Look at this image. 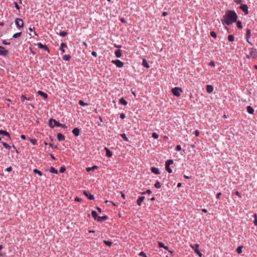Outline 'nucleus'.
<instances>
[{"label": "nucleus", "instance_id": "obj_1", "mask_svg": "<svg viewBox=\"0 0 257 257\" xmlns=\"http://www.w3.org/2000/svg\"><path fill=\"white\" fill-rule=\"evenodd\" d=\"M237 16L236 13L232 10H227L223 16L222 23L226 25H230L236 21Z\"/></svg>", "mask_w": 257, "mask_h": 257}, {"label": "nucleus", "instance_id": "obj_2", "mask_svg": "<svg viewBox=\"0 0 257 257\" xmlns=\"http://www.w3.org/2000/svg\"><path fill=\"white\" fill-rule=\"evenodd\" d=\"M181 92H182V89L179 87H175L172 89L173 94L177 97L180 96Z\"/></svg>", "mask_w": 257, "mask_h": 257}, {"label": "nucleus", "instance_id": "obj_3", "mask_svg": "<svg viewBox=\"0 0 257 257\" xmlns=\"http://www.w3.org/2000/svg\"><path fill=\"white\" fill-rule=\"evenodd\" d=\"M15 22L18 28H22L24 27V22L22 19L20 18H16Z\"/></svg>", "mask_w": 257, "mask_h": 257}, {"label": "nucleus", "instance_id": "obj_4", "mask_svg": "<svg viewBox=\"0 0 257 257\" xmlns=\"http://www.w3.org/2000/svg\"><path fill=\"white\" fill-rule=\"evenodd\" d=\"M257 56V50L256 49L252 48L249 52V54L247 55V58H249L250 57L255 58Z\"/></svg>", "mask_w": 257, "mask_h": 257}, {"label": "nucleus", "instance_id": "obj_5", "mask_svg": "<svg viewBox=\"0 0 257 257\" xmlns=\"http://www.w3.org/2000/svg\"><path fill=\"white\" fill-rule=\"evenodd\" d=\"M113 63H114L117 67L121 68L123 66L124 63L120 60L118 59H116L115 60H113L112 61Z\"/></svg>", "mask_w": 257, "mask_h": 257}, {"label": "nucleus", "instance_id": "obj_6", "mask_svg": "<svg viewBox=\"0 0 257 257\" xmlns=\"http://www.w3.org/2000/svg\"><path fill=\"white\" fill-rule=\"evenodd\" d=\"M191 247H192V248L194 249V250L195 252V253H197L199 256L201 257L202 255V254L198 249L199 244H195L194 246H193L192 245H191Z\"/></svg>", "mask_w": 257, "mask_h": 257}, {"label": "nucleus", "instance_id": "obj_7", "mask_svg": "<svg viewBox=\"0 0 257 257\" xmlns=\"http://www.w3.org/2000/svg\"><path fill=\"white\" fill-rule=\"evenodd\" d=\"M239 9L245 13V15L248 14V7L246 4H242L240 7Z\"/></svg>", "mask_w": 257, "mask_h": 257}, {"label": "nucleus", "instance_id": "obj_8", "mask_svg": "<svg viewBox=\"0 0 257 257\" xmlns=\"http://www.w3.org/2000/svg\"><path fill=\"white\" fill-rule=\"evenodd\" d=\"M83 194L88 198V199L92 200L94 199L93 195L91 194L88 191L85 190L83 191Z\"/></svg>", "mask_w": 257, "mask_h": 257}, {"label": "nucleus", "instance_id": "obj_9", "mask_svg": "<svg viewBox=\"0 0 257 257\" xmlns=\"http://www.w3.org/2000/svg\"><path fill=\"white\" fill-rule=\"evenodd\" d=\"M38 47L40 49H43L45 50L48 51L49 52V49L48 47L46 45H43L41 43H38L37 44Z\"/></svg>", "mask_w": 257, "mask_h": 257}, {"label": "nucleus", "instance_id": "obj_10", "mask_svg": "<svg viewBox=\"0 0 257 257\" xmlns=\"http://www.w3.org/2000/svg\"><path fill=\"white\" fill-rule=\"evenodd\" d=\"M9 53V51L8 50L5 49L4 47V49H0V55L4 57H6Z\"/></svg>", "mask_w": 257, "mask_h": 257}, {"label": "nucleus", "instance_id": "obj_11", "mask_svg": "<svg viewBox=\"0 0 257 257\" xmlns=\"http://www.w3.org/2000/svg\"><path fill=\"white\" fill-rule=\"evenodd\" d=\"M0 135L8 137L10 139H11V136L9 133L5 130H0Z\"/></svg>", "mask_w": 257, "mask_h": 257}, {"label": "nucleus", "instance_id": "obj_12", "mask_svg": "<svg viewBox=\"0 0 257 257\" xmlns=\"http://www.w3.org/2000/svg\"><path fill=\"white\" fill-rule=\"evenodd\" d=\"M37 93L45 99H47L48 98V94L41 90H39L37 92Z\"/></svg>", "mask_w": 257, "mask_h": 257}, {"label": "nucleus", "instance_id": "obj_13", "mask_svg": "<svg viewBox=\"0 0 257 257\" xmlns=\"http://www.w3.org/2000/svg\"><path fill=\"white\" fill-rule=\"evenodd\" d=\"M57 138L59 141H63L65 140V136L61 133H58L57 135Z\"/></svg>", "mask_w": 257, "mask_h": 257}, {"label": "nucleus", "instance_id": "obj_14", "mask_svg": "<svg viewBox=\"0 0 257 257\" xmlns=\"http://www.w3.org/2000/svg\"><path fill=\"white\" fill-rule=\"evenodd\" d=\"M72 133L73 134V135L75 136H76V137L78 136L79 135V134H80V129L78 128V127L74 128L72 130Z\"/></svg>", "mask_w": 257, "mask_h": 257}, {"label": "nucleus", "instance_id": "obj_15", "mask_svg": "<svg viewBox=\"0 0 257 257\" xmlns=\"http://www.w3.org/2000/svg\"><path fill=\"white\" fill-rule=\"evenodd\" d=\"M107 218H108V217L106 215H104L102 216H98L97 218V221L98 222H102L103 221L106 220Z\"/></svg>", "mask_w": 257, "mask_h": 257}, {"label": "nucleus", "instance_id": "obj_16", "mask_svg": "<svg viewBox=\"0 0 257 257\" xmlns=\"http://www.w3.org/2000/svg\"><path fill=\"white\" fill-rule=\"evenodd\" d=\"M151 172L156 175L160 174V171L157 168L152 167L151 169Z\"/></svg>", "mask_w": 257, "mask_h": 257}, {"label": "nucleus", "instance_id": "obj_17", "mask_svg": "<svg viewBox=\"0 0 257 257\" xmlns=\"http://www.w3.org/2000/svg\"><path fill=\"white\" fill-rule=\"evenodd\" d=\"M105 150H106V156L110 158L112 156V153L111 151H110L107 148L105 147Z\"/></svg>", "mask_w": 257, "mask_h": 257}, {"label": "nucleus", "instance_id": "obj_18", "mask_svg": "<svg viewBox=\"0 0 257 257\" xmlns=\"http://www.w3.org/2000/svg\"><path fill=\"white\" fill-rule=\"evenodd\" d=\"M159 247L164 248L165 249L169 250V247L167 246H165L162 242H158Z\"/></svg>", "mask_w": 257, "mask_h": 257}, {"label": "nucleus", "instance_id": "obj_19", "mask_svg": "<svg viewBox=\"0 0 257 257\" xmlns=\"http://www.w3.org/2000/svg\"><path fill=\"white\" fill-rule=\"evenodd\" d=\"M65 47H67L66 44L64 43H62L60 45V50L61 51L62 53H64L65 52V51L64 49V48H65Z\"/></svg>", "mask_w": 257, "mask_h": 257}, {"label": "nucleus", "instance_id": "obj_20", "mask_svg": "<svg viewBox=\"0 0 257 257\" xmlns=\"http://www.w3.org/2000/svg\"><path fill=\"white\" fill-rule=\"evenodd\" d=\"M145 196H141L137 200V204L138 205L141 206L142 202L144 200Z\"/></svg>", "mask_w": 257, "mask_h": 257}, {"label": "nucleus", "instance_id": "obj_21", "mask_svg": "<svg viewBox=\"0 0 257 257\" xmlns=\"http://www.w3.org/2000/svg\"><path fill=\"white\" fill-rule=\"evenodd\" d=\"M51 121H53L54 127L55 126H57V127H60L61 126V123L60 122H59V121H57V120H56L55 119L51 118Z\"/></svg>", "mask_w": 257, "mask_h": 257}, {"label": "nucleus", "instance_id": "obj_22", "mask_svg": "<svg viewBox=\"0 0 257 257\" xmlns=\"http://www.w3.org/2000/svg\"><path fill=\"white\" fill-rule=\"evenodd\" d=\"M142 65L145 68H149L150 67L148 61L145 59L143 60Z\"/></svg>", "mask_w": 257, "mask_h": 257}, {"label": "nucleus", "instance_id": "obj_23", "mask_svg": "<svg viewBox=\"0 0 257 257\" xmlns=\"http://www.w3.org/2000/svg\"><path fill=\"white\" fill-rule=\"evenodd\" d=\"M246 39H247V41L249 43V39L250 38V36H251V30L250 29H247L246 30Z\"/></svg>", "mask_w": 257, "mask_h": 257}, {"label": "nucleus", "instance_id": "obj_24", "mask_svg": "<svg viewBox=\"0 0 257 257\" xmlns=\"http://www.w3.org/2000/svg\"><path fill=\"white\" fill-rule=\"evenodd\" d=\"M97 168H98V167L97 166L94 165V166H93L91 167H88V168H86V171L87 172L93 171H94L95 169H96Z\"/></svg>", "mask_w": 257, "mask_h": 257}, {"label": "nucleus", "instance_id": "obj_25", "mask_svg": "<svg viewBox=\"0 0 257 257\" xmlns=\"http://www.w3.org/2000/svg\"><path fill=\"white\" fill-rule=\"evenodd\" d=\"M114 54L117 58H120L121 56V51L120 50H116Z\"/></svg>", "mask_w": 257, "mask_h": 257}, {"label": "nucleus", "instance_id": "obj_26", "mask_svg": "<svg viewBox=\"0 0 257 257\" xmlns=\"http://www.w3.org/2000/svg\"><path fill=\"white\" fill-rule=\"evenodd\" d=\"M247 111L251 114H252L254 112V109L250 106H247Z\"/></svg>", "mask_w": 257, "mask_h": 257}, {"label": "nucleus", "instance_id": "obj_27", "mask_svg": "<svg viewBox=\"0 0 257 257\" xmlns=\"http://www.w3.org/2000/svg\"><path fill=\"white\" fill-rule=\"evenodd\" d=\"M119 103L123 105H126L127 102L123 98H121L119 100Z\"/></svg>", "mask_w": 257, "mask_h": 257}, {"label": "nucleus", "instance_id": "obj_28", "mask_svg": "<svg viewBox=\"0 0 257 257\" xmlns=\"http://www.w3.org/2000/svg\"><path fill=\"white\" fill-rule=\"evenodd\" d=\"M91 215L92 216V217H93V218L95 219V220H97V218L98 217V214H97V213L96 212V211L95 210H92L91 211Z\"/></svg>", "mask_w": 257, "mask_h": 257}, {"label": "nucleus", "instance_id": "obj_29", "mask_svg": "<svg viewBox=\"0 0 257 257\" xmlns=\"http://www.w3.org/2000/svg\"><path fill=\"white\" fill-rule=\"evenodd\" d=\"M49 171H50V172H51V173L56 174H58V171L56 169H55L53 167H51L50 168Z\"/></svg>", "mask_w": 257, "mask_h": 257}, {"label": "nucleus", "instance_id": "obj_30", "mask_svg": "<svg viewBox=\"0 0 257 257\" xmlns=\"http://www.w3.org/2000/svg\"><path fill=\"white\" fill-rule=\"evenodd\" d=\"M33 172H34L35 174H38V175L39 176H42V175H43L42 173L40 171L38 170V169H34V170H33Z\"/></svg>", "mask_w": 257, "mask_h": 257}, {"label": "nucleus", "instance_id": "obj_31", "mask_svg": "<svg viewBox=\"0 0 257 257\" xmlns=\"http://www.w3.org/2000/svg\"><path fill=\"white\" fill-rule=\"evenodd\" d=\"M22 35V32H18L13 35V38H18Z\"/></svg>", "mask_w": 257, "mask_h": 257}, {"label": "nucleus", "instance_id": "obj_32", "mask_svg": "<svg viewBox=\"0 0 257 257\" xmlns=\"http://www.w3.org/2000/svg\"><path fill=\"white\" fill-rule=\"evenodd\" d=\"M170 166L169 165H165V169L169 173H172V170L170 167Z\"/></svg>", "mask_w": 257, "mask_h": 257}, {"label": "nucleus", "instance_id": "obj_33", "mask_svg": "<svg viewBox=\"0 0 257 257\" xmlns=\"http://www.w3.org/2000/svg\"><path fill=\"white\" fill-rule=\"evenodd\" d=\"M103 242L106 245L108 246H111L112 244V241L109 240H103Z\"/></svg>", "mask_w": 257, "mask_h": 257}, {"label": "nucleus", "instance_id": "obj_34", "mask_svg": "<svg viewBox=\"0 0 257 257\" xmlns=\"http://www.w3.org/2000/svg\"><path fill=\"white\" fill-rule=\"evenodd\" d=\"M120 137L124 139V140L126 142H128L129 140L128 138H127L126 135L125 134H121L120 135Z\"/></svg>", "mask_w": 257, "mask_h": 257}, {"label": "nucleus", "instance_id": "obj_35", "mask_svg": "<svg viewBox=\"0 0 257 257\" xmlns=\"http://www.w3.org/2000/svg\"><path fill=\"white\" fill-rule=\"evenodd\" d=\"M1 143L3 144V146L6 148V149H7L8 150H10V148H11V146H9L8 144H7L6 143H5V142H1Z\"/></svg>", "mask_w": 257, "mask_h": 257}, {"label": "nucleus", "instance_id": "obj_36", "mask_svg": "<svg viewBox=\"0 0 257 257\" xmlns=\"http://www.w3.org/2000/svg\"><path fill=\"white\" fill-rule=\"evenodd\" d=\"M71 58V56L69 55H65L63 56V59L65 61H69Z\"/></svg>", "mask_w": 257, "mask_h": 257}, {"label": "nucleus", "instance_id": "obj_37", "mask_svg": "<svg viewBox=\"0 0 257 257\" xmlns=\"http://www.w3.org/2000/svg\"><path fill=\"white\" fill-rule=\"evenodd\" d=\"M173 164V160H171V159H170V160H168L166 163H165V165H169V166H170L172 164Z\"/></svg>", "mask_w": 257, "mask_h": 257}, {"label": "nucleus", "instance_id": "obj_38", "mask_svg": "<svg viewBox=\"0 0 257 257\" xmlns=\"http://www.w3.org/2000/svg\"><path fill=\"white\" fill-rule=\"evenodd\" d=\"M29 141H30L34 145H35L37 143V140L35 139H32L29 138Z\"/></svg>", "mask_w": 257, "mask_h": 257}, {"label": "nucleus", "instance_id": "obj_39", "mask_svg": "<svg viewBox=\"0 0 257 257\" xmlns=\"http://www.w3.org/2000/svg\"><path fill=\"white\" fill-rule=\"evenodd\" d=\"M79 104L81 106H87L88 105V103L84 102L83 100H80L79 101Z\"/></svg>", "mask_w": 257, "mask_h": 257}, {"label": "nucleus", "instance_id": "obj_40", "mask_svg": "<svg viewBox=\"0 0 257 257\" xmlns=\"http://www.w3.org/2000/svg\"><path fill=\"white\" fill-rule=\"evenodd\" d=\"M154 186L158 189L160 188L161 187V184L159 181H156L154 185Z\"/></svg>", "mask_w": 257, "mask_h": 257}, {"label": "nucleus", "instance_id": "obj_41", "mask_svg": "<svg viewBox=\"0 0 257 257\" xmlns=\"http://www.w3.org/2000/svg\"><path fill=\"white\" fill-rule=\"evenodd\" d=\"M242 246H238L237 249H236V252L238 253V254H240L241 252H242Z\"/></svg>", "mask_w": 257, "mask_h": 257}, {"label": "nucleus", "instance_id": "obj_42", "mask_svg": "<svg viewBox=\"0 0 257 257\" xmlns=\"http://www.w3.org/2000/svg\"><path fill=\"white\" fill-rule=\"evenodd\" d=\"M67 32L65 31H60L59 35L62 37H65L67 35Z\"/></svg>", "mask_w": 257, "mask_h": 257}, {"label": "nucleus", "instance_id": "obj_43", "mask_svg": "<svg viewBox=\"0 0 257 257\" xmlns=\"http://www.w3.org/2000/svg\"><path fill=\"white\" fill-rule=\"evenodd\" d=\"M234 37L233 35H229L228 37V40L230 42H232L234 41Z\"/></svg>", "mask_w": 257, "mask_h": 257}, {"label": "nucleus", "instance_id": "obj_44", "mask_svg": "<svg viewBox=\"0 0 257 257\" xmlns=\"http://www.w3.org/2000/svg\"><path fill=\"white\" fill-rule=\"evenodd\" d=\"M65 171H66V168L64 166L61 167L59 169V172L61 173H64L65 172Z\"/></svg>", "mask_w": 257, "mask_h": 257}, {"label": "nucleus", "instance_id": "obj_45", "mask_svg": "<svg viewBox=\"0 0 257 257\" xmlns=\"http://www.w3.org/2000/svg\"><path fill=\"white\" fill-rule=\"evenodd\" d=\"M146 193H147L148 194H150L152 193V191L150 189H148L146 192H141L140 194H145Z\"/></svg>", "mask_w": 257, "mask_h": 257}, {"label": "nucleus", "instance_id": "obj_46", "mask_svg": "<svg viewBox=\"0 0 257 257\" xmlns=\"http://www.w3.org/2000/svg\"><path fill=\"white\" fill-rule=\"evenodd\" d=\"M52 122H53V121H51V118H50L49 120V126L51 128H54V124H52Z\"/></svg>", "mask_w": 257, "mask_h": 257}, {"label": "nucleus", "instance_id": "obj_47", "mask_svg": "<svg viewBox=\"0 0 257 257\" xmlns=\"http://www.w3.org/2000/svg\"><path fill=\"white\" fill-rule=\"evenodd\" d=\"M236 25L237 27L239 29H241L242 28L241 22L240 21H237L236 22Z\"/></svg>", "mask_w": 257, "mask_h": 257}, {"label": "nucleus", "instance_id": "obj_48", "mask_svg": "<svg viewBox=\"0 0 257 257\" xmlns=\"http://www.w3.org/2000/svg\"><path fill=\"white\" fill-rule=\"evenodd\" d=\"M152 137L155 139H157L159 138V135L156 133H153L152 134Z\"/></svg>", "mask_w": 257, "mask_h": 257}, {"label": "nucleus", "instance_id": "obj_49", "mask_svg": "<svg viewBox=\"0 0 257 257\" xmlns=\"http://www.w3.org/2000/svg\"><path fill=\"white\" fill-rule=\"evenodd\" d=\"M210 34L211 36L214 38H216L217 37V35L214 32H211Z\"/></svg>", "mask_w": 257, "mask_h": 257}, {"label": "nucleus", "instance_id": "obj_50", "mask_svg": "<svg viewBox=\"0 0 257 257\" xmlns=\"http://www.w3.org/2000/svg\"><path fill=\"white\" fill-rule=\"evenodd\" d=\"M139 255L140 256H142L143 257H147V256L146 255V254L144 253V251H141L139 253Z\"/></svg>", "mask_w": 257, "mask_h": 257}, {"label": "nucleus", "instance_id": "obj_51", "mask_svg": "<svg viewBox=\"0 0 257 257\" xmlns=\"http://www.w3.org/2000/svg\"><path fill=\"white\" fill-rule=\"evenodd\" d=\"M14 5H15V8L17 10H20V7H19V5L18 4V3L17 2H14Z\"/></svg>", "mask_w": 257, "mask_h": 257}, {"label": "nucleus", "instance_id": "obj_52", "mask_svg": "<svg viewBox=\"0 0 257 257\" xmlns=\"http://www.w3.org/2000/svg\"><path fill=\"white\" fill-rule=\"evenodd\" d=\"M2 43H3V44L5 45H10V42H8L6 40H3L2 41Z\"/></svg>", "mask_w": 257, "mask_h": 257}, {"label": "nucleus", "instance_id": "obj_53", "mask_svg": "<svg viewBox=\"0 0 257 257\" xmlns=\"http://www.w3.org/2000/svg\"><path fill=\"white\" fill-rule=\"evenodd\" d=\"M181 147L180 145H177L176 147V149L175 150L177 151H180L181 150Z\"/></svg>", "mask_w": 257, "mask_h": 257}, {"label": "nucleus", "instance_id": "obj_54", "mask_svg": "<svg viewBox=\"0 0 257 257\" xmlns=\"http://www.w3.org/2000/svg\"><path fill=\"white\" fill-rule=\"evenodd\" d=\"M21 99L22 101H24L25 100L27 99V98L26 97V96L25 95H22V96L21 97Z\"/></svg>", "mask_w": 257, "mask_h": 257}, {"label": "nucleus", "instance_id": "obj_55", "mask_svg": "<svg viewBox=\"0 0 257 257\" xmlns=\"http://www.w3.org/2000/svg\"><path fill=\"white\" fill-rule=\"evenodd\" d=\"M120 117L121 119H124L125 117V114L123 113H122L120 114Z\"/></svg>", "mask_w": 257, "mask_h": 257}, {"label": "nucleus", "instance_id": "obj_56", "mask_svg": "<svg viewBox=\"0 0 257 257\" xmlns=\"http://www.w3.org/2000/svg\"><path fill=\"white\" fill-rule=\"evenodd\" d=\"M210 66H212V67H214L215 66L214 62L213 61H211V62H210Z\"/></svg>", "mask_w": 257, "mask_h": 257}, {"label": "nucleus", "instance_id": "obj_57", "mask_svg": "<svg viewBox=\"0 0 257 257\" xmlns=\"http://www.w3.org/2000/svg\"><path fill=\"white\" fill-rule=\"evenodd\" d=\"M235 194L238 196L239 198L241 197V195L240 194L239 192L237 191H235Z\"/></svg>", "mask_w": 257, "mask_h": 257}, {"label": "nucleus", "instance_id": "obj_58", "mask_svg": "<svg viewBox=\"0 0 257 257\" xmlns=\"http://www.w3.org/2000/svg\"><path fill=\"white\" fill-rule=\"evenodd\" d=\"M91 54H92V56H94L95 57H96L97 55V53L96 52H95V51H92V53H91Z\"/></svg>", "mask_w": 257, "mask_h": 257}, {"label": "nucleus", "instance_id": "obj_59", "mask_svg": "<svg viewBox=\"0 0 257 257\" xmlns=\"http://www.w3.org/2000/svg\"><path fill=\"white\" fill-rule=\"evenodd\" d=\"M81 200H82V199L81 198L78 197H76L75 198V201L80 202Z\"/></svg>", "mask_w": 257, "mask_h": 257}, {"label": "nucleus", "instance_id": "obj_60", "mask_svg": "<svg viewBox=\"0 0 257 257\" xmlns=\"http://www.w3.org/2000/svg\"><path fill=\"white\" fill-rule=\"evenodd\" d=\"M12 170V168L11 167H9L6 169V171L8 172H11Z\"/></svg>", "mask_w": 257, "mask_h": 257}, {"label": "nucleus", "instance_id": "obj_61", "mask_svg": "<svg viewBox=\"0 0 257 257\" xmlns=\"http://www.w3.org/2000/svg\"><path fill=\"white\" fill-rule=\"evenodd\" d=\"M194 133L196 137H197L199 135V132L198 130H196L195 131Z\"/></svg>", "mask_w": 257, "mask_h": 257}, {"label": "nucleus", "instance_id": "obj_62", "mask_svg": "<svg viewBox=\"0 0 257 257\" xmlns=\"http://www.w3.org/2000/svg\"><path fill=\"white\" fill-rule=\"evenodd\" d=\"M120 21L122 22V23H126V21L125 20V19L123 18H121L120 19Z\"/></svg>", "mask_w": 257, "mask_h": 257}, {"label": "nucleus", "instance_id": "obj_63", "mask_svg": "<svg viewBox=\"0 0 257 257\" xmlns=\"http://www.w3.org/2000/svg\"><path fill=\"white\" fill-rule=\"evenodd\" d=\"M234 2L236 4H240L242 2V0H234Z\"/></svg>", "mask_w": 257, "mask_h": 257}, {"label": "nucleus", "instance_id": "obj_64", "mask_svg": "<svg viewBox=\"0 0 257 257\" xmlns=\"http://www.w3.org/2000/svg\"><path fill=\"white\" fill-rule=\"evenodd\" d=\"M20 137L22 140H26V137L24 135H22Z\"/></svg>", "mask_w": 257, "mask_h": 257}]
</instances>
